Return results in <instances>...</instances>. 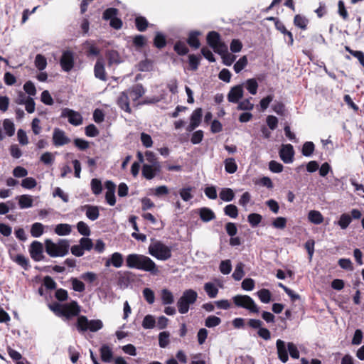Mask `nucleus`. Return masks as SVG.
<instances>
[{
	"label": "nucleus",
	"instance_id": "8",
	"mask_svg": "<svg viewBox=\"0 0 364 364\" xmlns=\"http://www.w3.org/2000/svg\"><path fill=\"white\" fill-rule=\"evenodd\" d=\"M244 96V84H238L232 87L227 95L229 102L237 104Z\"/></svg>",
	"mask_w": 364,
	"mask_h": 364
},
{
	"label": "nucleus",
	"instance_id": "47",
	"mask_svg": "<svg viewBox=\"0 0 364 364\" xmlns=\"http://www.w3.org/2000/svg\"><path fill=\"white\" fill-rule=\"evenodd\" d=\"M244 264L242 262H239L235 269V271L232 275L233 279L236 281H240L242 279V277L245 276L244 272Z\"/></svg>",
	"mask_w": 364,
	"mask_h": 364
},
{
	"label": "nucleus",
	"instance_id": "40",
	"mask_svg": "<svg viewBox=\"0 0 364 364\" xmlns=\"http://www.w3.org/2000/svg\"><path fill=\"white\" fill-rule=\"evenodd\" d=\"M11 258L13 261H14L16 263H17L18 265L23 267L25 270L28 269L30 267L29 260L24 255L19 254L17 255L14 258Z\"/></svg>",
	"mask_w": 364,
	"mask_h": 364
},
{
	"label": "nucleus",
	"instance_id": "20",
	"mask_svg": "<svg viewBox=\"0 0 364 364\" xmlns=\"http://www.w3.org/2000/svg\"><path fill=\"white\" fill-rule=\"evenodd\" d=\"M129 98L128 93L127 92H122L117 99V105L122 109L128 113H131Z\"/></svg>",
	"mask_w": 364,
	"mask_h": 364
},
{
	"label": "nucleus",
	"instance_id": "59",
	"mask_svg": "<svg viewBox=\"0 0 364 364\" xmlns=\"http://www.w3.org/2000/svg\"><path fill=\"white\" fill-rule=\"evenodd\" d=\"M73 144L79 150L81 151H85L90 146L89 141L81 138L74 139Z\"/></svg>",
	"mask_w": 364,
	"mask_h": 364
},
{
	"label": "nucleus",
	"instance_id": "29",
	"mask_svg": "<svg viewBox=\"0 0 364 364\" xmlns=\"http://www.w3.org/2000/svg\"><path fill=\"white\" fill-rule=\"evenodd\" d=\"M308 219L314 224L319 225L323 223V217L318 210H310L308 214Z\"/></svg>",
	"mask_w": 364,
	"mask_h": 364
},
{
	"label": "nucleus",
	"instance_id": "26",
	"mask_svg": "<svg viewBox=\"0 0 364 364\" xmlns=\"http://www.w3.org/2000/svg\"><path fill=\"white\" fill-rule=\"evenodd\" d=\"M84 209L86 210V216L91 220H97L100 215L97 206L85 205Z\"/></svg>",
	"mask_w": 364,
	"mask_h": 364
},
{
	"label": "nucleus",
	"instance_id": "42",
	"mask_svg": "<svg viewBox=\"0 0 364 364\" xmlns=\"http://www.w3.org/2000/svg\"><path fill=\"white\" fill-rule=\"evenodd\" d=\"M204 290L210 298H215L218 293V289L211 282H207L204 284Z\"/></svg>",
	"mask_w": 364,
	"mask_h": 364
},
{
	"label": "nucleus",
	"instance_id": "1",
	"mask_svg": "<svg viewBox=\"0 0 364 364\" xmlns=\"http://www.w3.org/2000/svg\"><path fill=\"white\" fill-rule=\"evenodd\" d=\"M126 265L130 269H136L148 272L152 275L159 272L156 263L149 257L136 253L129 254L126 257Z\"/></svg>",
	"mask_w": 364,
	"mask_h": 364
},
{
	"label": "nucleus",
	"instance_id": "61",
	"mask_svg": "<svg viewBox=\"0 0 364 364\" xmlns=\"http://www.w3.org/2000/svg\"><path fill=\"white\" fill-rule=\"evenodd\" d=\"M220 271L223 274H228L232 270V264L230 259L221 261L219 267Z\"/></svg>",
	"mask_w": 364,
	"mask_h": 364
},
{
	"label": "nucleus",
	"instance_id": "55",
	"mask_svg": "<svg viewBox=\"0 0 364 364\" xmlns=\"http://www.w3.org/2000/svg\"><path fill=\"white\" fill-rule=\"evenodd\" d=\"M224 213L226 215L232 218H235L238 215V210L236 205L233 204H229L227 205L224 208Z\"/></svg>",
	"mask_w": 364,
	"mask_h": 364
},
{
	"label": "nucleus",
	"instance_id": "50",
	"mask_svg": "<svg viewBox=\"0 0 364 364\" xmlns=\"http://www.w3.org/2000/svg\"><path fill=\"white\" fill-rule=\"evenodd\" d=\"M156 326L155 318L152 315H146L142 321V327L145 329L154 328Z\"/></svg>",
	"mask_w": 364,
	"mask_h": 364
},
{
	"label": "nucleus",
	"instance_id": "43",
	"mask_svg": "<svg viewBox=\"0 0 364 364\" xmlns=\"http://www.w3.org/2000/svg\"><path fill=\"white\" fill-rule=\"evenodd\" d=\"M246 89L252 95H256L258 89V83L255 78L247 79L245 83Z\"/></svg>",
	"mask_w": 364,
	"mask_h": 364
},
{
	"label": "nucleus",
	"instance_id": "30",
	"mask_svg": "<svg viewBox=\"0 0 364 364\" xmlns=\"http://www.w3.org/2000/svg\"><path fill=\"white\" fill-rule=\"evenodd\" d=\"M71 225L66 223H60L55 226V232L60 236L68 235L71 232Z\"/></svg>",
	"mask_w": 364,
	"mask_h": 364
},
{
	"label": "nucleus",
	"instance_id": "35",
	"mask_svg": "<svg viewBox=\"0 0 364 364\" xmlns=\"http://www.w3.org/2000/svg\"><path fill=\"white\" fill-rule=\"evenodd\" d=\"M219 196L221 200L226 202H230L233 200L235 197V193L231 188H222Z\"/></svg>",
	"mask_w": 364,
	"mask_h": 364
},
{
	"label": "nucleus",
	"instance_id": "25",
	"mask_svg": "<svg viewBox=\"0 0 364 364\" xmlns=\"http://www.w3.org/2000/svg\"><path fill=\"white\" fill-rule=\"evenodd\" d=\"M106 57L107 58L109 66H112L114 64L118 65L121 63L120 55L115 50H108L106 53Z\"/></svg>",
	"mask_w": 364,
	"mask_h": 364
},
{
	"label": "nucleus",
	"instance_id": "24",
	"mask_svg": "<svg viewBox=\"0 0 364 364\" xmlns=\"http://www.w3.org/2000/svg\"><path fill=\"white\" fill-rule=\"evenodd\" d=\"M200 219L203 222H209L215 218L214 212L208 208H201L198 210Z\"/></svg>",
	"mask_w": 364,
	"mask_h": 364
},
{
	"label": "nucleus",
	"instance_id": "15",
	"mask_svg": "<svg viewBox=\"0 0 364 364\" xmlns=\"http://www.w3.org/2000/svg\"><path fill=\"white\" fill-rule=\"evenodd\" d=\"M53 141L55 146H63L68 144L70 141V139L66 136L63 130L55 128L53 134Z\"/></svg>",
	"mask_w": 364,
	"mask_h": 364
},
{
	"label": "nucleus",
	"instance_id": "10",
	"mask_svg": "<svg viewBox=\"0 0 364 364\" xmlns=\"http://www.w3.org/2000/svg\"><path fill=\"white\" fill-rule=\"evenodd\" d=\"M29 252L31 258L35 261H41L45 258L44 255H43V244L38 241H33L31 244Z\"/></svg>",
	"mask_w": 364,
	"mask_h": 364
},
{
	"label": "nucleus",
	"instance_id": "52",
	"mask_svg": "<svg viewBox=\"0 0 364 364\" xmlns=\"http://www.w3.org/2000/svg\"><path fill=\"white\" fill-rule=\"evenodd\" d=\"M161 299L164 305L171 304L174 301L172 293L166 289L161 291Z\"/></svg>",
	"mask_w": 364,
	"mask_h": 364
},
{
	"label": "nucleus",
	"instance_id": "9",
	"mask_svg": "<svg viewBox=\"0 0 364 364\" xmlns=\"http://www.w3.org/2000/svg\"><path fill=\"white\" fill-rule=\"evenodd\" d=\"M60 117L67 118L69 123L74 126H79L82 123V117L81 114L69 108L63 109Z\"/></svg>",
	"mask_w": 364,
	"mask_h": 364
},
{
	"label": "nucleus",
	"instance_id": "56",
	"mask_svg": "<svg viewBox=\"0 0 364 364\" xmlns=\"http://www.w3.org/2000/svg\"><path fill=\"white\" fill-rule=\"evenodd\" d=\"M279 31H280L284 36H287L288 41L287 43L289 46H292L294 43V38L293 34L291 31H288L283 23H282L277 28Z\"/></svg>",
	"mask_w": 364,
	"mask_h": 364
},
{
	"label": "nucleus",
	"instance_id": "23",
	"mask_svg": "<svg viewBox=\"0 0 364 364\" xmlns=\"http://www.w3.org/2000/svg\"><path fill=\"white\" fill-rule=\"evenodd\" d=\"M166 44L167 40L166 36L160 31L156 32L154 38V46L158 49H162L166 47Z\"/></svg>",
	"mask_w": 364,
	"mask_h": 364
},
{
	"label": "nucleus",
	"instance_id": "36",
	"mask_svg": "<svg viewBox=\"0 0 364 364\" xmlns=\"http://www.w3.org/2000/svg\"><path fill=\"white\" fill-rule=\"evenodd\" d=\"M203 117V109L202 108H196L191 114L190 117V122L199 126L201 123Z\"/></svg>",
	"mask_w": 364,
	"mask_h": 364
},
{
	"label": "nucleus",
	"instance_id": "7",
	"mask_svg": "<svg viewBox=\"0 0 364 364\" xmlns=\"http://www.w3.org/2000/svg\"><path fill=\"white\" fill-rule=\"evenodd\" d=\"M60 65L65 72H70L74 67L75 55L70 50H64L60 59Z\"/></svg>",
	"mask_w": 364,
	"mask_h": 364
},
{
	"label": "nucleus",
	"instance_id": "33",
	"mask_svg": "<svg viewBox=\"0 0 364 364\" xmlns=\"http://www.w3.org/2000/svg\"><path fill=\"white\" fill-rule=\"evenodd\" d=\"M308 23V19L300 14H296L294 18V26L302 30L306 29Z\"/></svg>",
	"mask_w": 364,
	"mask_h": 364
},
{
	"label": "nucleus",
	"instance_id": "11",
	"mask_svg": "<svg viewBox=\"0 0 364 364\" xmlns=\"http://www.w3.org/2000/svg\"><path fill=\"white\" fill-rule=\"evenodd\" d=\"M153 164H144L142 167V174L148 180L152 179L160 172V166L157 161H154Z\"/></svg>",
	"mask_w": 364,
	"mask_h": 364
},
{
	"label": "nucleus",
	"instance_id": "28",
	"mask_svg": "<svg viewBox=\"0 0 364 364\" xmlns=\"http://www.w3.org/2000/svg\"><path fill=\"white\" fill-rule=\"evenodd\" d=\"M134 22L136 29L140 32L145 31L149 24L147 19L142 16H136Z\"/></svg>",
	"mask_w": 364,
	"mask_h": 364
},
{
	"label": "nucleus",
	"instance_id": "22",
	"mask_svg": "<svg viewBox=\"0 0 364 364\" xmlns=\"http://www.w3.org/2000/svg\"><path fill=\"white\" fill-rule=\"evenodd\" d=\"M207 43L211 48H215L221 41V36L217 31H210L206 36Z\"/></svg>",
	"mask_w": 364,
	"mask_h": 364
},
{
	"label": "nucleus",
	"instance_id": "16",
	"mask_svg": "<svg viewBox=\"0 0 364 364\" xmlns=\"http://www.w3.org/2000/svg\"><path fill=\"white\" fill-rule=\"evenodd\" d=\"M276 346H277V349L278 358L282 363H287L289 359V356H288L289 350H288V348H287V347H286L285 342L279 339L277 341Z\"/></svg>",
	"mask_w": 364,
	"mask_h": 364
},
{
	"label": "nucleus",
	"instance_id": "38",
	"mask_svg": "<svg viewBox=\"0 0 364 364\" xmlns=\"http://www.w3.org/2000/svg\"><path fill=\"white\" fill-rule=\"evenodd\" d=\"M351 223V216L348 213H343L337 222L342 230H346Z\"/></svg>",
	"mask_w": 364,
	"mask_h": 364
},
{
	"label": "nucleus",
	"instance_id": "46",
	"mask_svg": "<svg viewBox=\"0 0 364 364\" xmlns=\"http://www.w3.org/2000/svg\"><path fill=\"white\" fill-rule=\"evenodd\" d=\"M119 11L116 8H107L102 14V18L105 21H110L111 19L117 16Z\"/></svg>",
	"mask_w": 364,
	"mask_h": 364
},
{
	"label": "nucleus",
	"instance_id": "63",
	"mask_svg": "<svg viewBox=\"0 0 364 364\" xmlns=\"http://www.w3.org/2000/svg\"><path fill=\"white\" fill-rule=\"evenodd\" d=\"M262 215L258 213H251L247 217V220L252 227H256L262 220Z\"/></svg>",
	"mask_w": 364,
	"mask_h": 364
},
{
	"label": "nucleus",
	"instance_id": "41",
	"mask_svg": "<svg viewBox=\"0 0 364 364\" xmlns=\"http://www.w3.org/2000/svg\"><path fill=\"white\" fill-rule=\"evenodd\" d=\"M3 127L5 133L9 136H12L15 133V126L14 122L9 119H5L3 121Z\"/></svg>",
	"mask_w": 364,
	"mask_h": 364
},
{
	"label": "nucleus",
	"instance_id": "27",
	"mask_svg": "<svg viewBox=\"0 0 364 364\" xmlns=\"http://www.w3.org/2000/svg\"><path fill=\"white\" fill-rule=\"evenodd\" d=\"M16 198L18 200V205L21 209L28 208L33 205V199L29 195H21Z\"/></svg>",
	"mask_w": 364,
	"mask_h": 364
},
{
	"label": "nucleus",
	"instance_id": "21",
	"mask_svg": "<svg viewBox=\"0 0 364 364\" xmlns=\"http://www.w3.org/2000/svg\"><path fill=\"white\" fill-rule=\"evenodd\" d=\"M201 34V32L198 31H191L188 37V44L195 49L198 48L200 46V43L198 39V36Z\"/></svg>",
	"mask_w": 364,
	"mask_h": 364
},
{
	"label": "nucleus",
	"instance_id": "60",
	"mask_svg": "<svg viewBox=\"0 0 364 364\" xmlns=\"http://www.w3.org/2000/svg\"><path fill=\"white\" fill-rule=\"evenodd\" d=\"M70 282L74 291L77 292H82L85 289V286L82 282L77 278L73 277L70 279Z\"/></svg>",
	"mask_w": 364,
	"mask_h": 364
},
{
	"label": "nucleus",
	"instance_id": "51",
	"mask_svg": "<svg viewBox=\"0 0 364 364\" xmlns=\"http://www.w3.org/2000/svg\"><path fill=\"white\" fill-rule=\"evenodd\" d=\"M221 323L220 318L211 315L208 316L205 320V326L208 328H213L218 325H220Z\"/></svg>",
	"mask_w": 364,
	"mask_h": 364
},
{
	"label": "nucleus",
	"instance_id": "53",
	"mask_svg": "<svg viewBox=\"0 0 364 364\" xmlns=\"http://www.w3.org/2000/svg\"><path fill=\"white\" fill-rule=\"evenodd\" d=\"M35 65L40 70H43L47 65V60L44 55L37 54L35 58Z\"/></svg>",
	"mask_w": 364,
	"mask_h": 364
},
{
	"label": "nucleus",
	"instance_id": "31",
	"mask_svg": "<svg viewBox=\"0 0 364 364\" xmlns=\"http://www.w3.org/2000/svg\"><path fill=\"white\" fill-rule=\"evenodd\" d=\"M137 70L141 72H149L152 70L153 62L152 60L146 58L141 60L136 65Z\"/></svg>",
	"mask_w": 364,
	"mask_h": 364
},
{
	"label": "nucleus",
	"instance_id": "54",
	"mask_svg": "<svg viewBox=\"0 0 364 364\" xmlns=\"http://www.w3.org/2000/svg\"><path fill=\"white\" fill-rule=\"evenodd\" d=\"M170 333L168 331H162L159 335V345L161 348H166L169 343Z\"/></svg>",
	"mask_w": 364,
	"mask_h": 364
},
{
	"label": "nucleus",
	"instance_id": "14",
	"mask_svg": "<svg viewBox=\"0 0 364 364\" xmlns=\"http://www.w3.org/2000/svg\"><path fill=\"white\" fill-rule=\"evenodd\" d=\"M125 92L128 93L129 97L136 101L144 95L146 90L141 84L138 83L134 85Z\"/></svg>",
	"mask_w": 364,
	"mask_h": 364
},
{
	"label": "nucleus",
	"instance_id": "57",
	"mask_svg": "<svg viewBox=\"0 0 364 364\" xmlns=\"http://www.w3.org/2000/svg\"><path fill=\"white\" fill-rule=\"evenodd\" d=\"M192 191L193 188L191 186L183 188L179 191V195L184 201H188L193 198Z\"/></svg>",
	"mask_w": 364,
	"mask_h": 364
},
{
	"label": "nucleus",
	"instance_id": "62",
	"mask_svg": "<svg viewBox=\"0 0 364 364\" xmlns=\"http://www.w3.org/2000/svg\"><path fill=\"white\" fill-rule=\"evenodd\" d=\"M92 191L95 195H99L102 190V183L97 178H93L91 181Z\"/></svg>",
	"mask_w": 364,
	"mask_h": 364
},
{
	"label": "nucleus",
	"instance_id": "37",
	"mask_svg": "<svg viewBox=\"0 0 364 364\" xmlns=\"http://www.w3.org/2000/svg\"><path fill=\"white\" fill-rule=\"evenodd\" d=\"M111 261L112 262V266L116 268H119L122 266L124 262V257L122 254L120 252H114L110 256Z\"/></svg>",
	"mask_w": 364,
	"mask_h": 364
},
{
	"label": "nucleus",
	"instance_id": "6",
	"mask_svg": "<svg viewBox=\"0 0 364 364\" xmlns=\"http://www.w3.org/2000/svg\"><path fill=\"white\" fill-rule=\"evenodd\" d=\"M232 300L236 306L246 309L252 313L257 314L259 311V308L250 296L236 295L232 298Z\"/></svg>",
	"mask_w": 364,
	"mask_h": 364
},
{
	"label": "nucleus",
	"instance_id": "5",
	"mask_svg": "<svg viewBox=\"0 0 364 364\" xmlns=\"http://www.w3.org/2000/svg\"><path fill=\"white\" fill-rule=\"evenodd\" d=\"M198 298V294L193 289L186 290L181 298L177 301V307L179 313L186 314L189 310V306L193 304Z\"/></svg>",
	"mask_w": 364,
	"mask_h": 364
},
{
	"label": "nucleus",
	"instance_id": "32",
	"mask_svg": "<svg viewBox=\"0 0 364 364\" xmlns=\"http://www.w3.org/2000/svg\"><path fill=\"white\" fill-rule=\"evenodd\" d=\"M252 97L246 98L242 101H240L237 103V109L242 111H251L254 108V104H252L250 100Z\"/></svg>",
	"mask_w": 364,
	"mask_h": 364
},
{
	"label": "nucleus",
	"instance_id": "18",
	"mask_svg": "<svg viewBox=\"0 0 364 364\" xmlns=\"http://www.w3.org/2000/svg\"><path fill=\"white\" fill-rule=\"evenodd\" d=\"M280 159H294V150L291 144L282 145L279 151Z\"/></svg>",
	"mask_w": 364,
	"mask_h": 364
},
{
	"label": "nucleus",
	"instance_id": "44",
	"mask_svg": "<svg viewBox=\"0 0 364 364\" xmlns=\"http://www.w3.org/2000/svg\"><path fill=\"white\" fill-rule=\"evenodd\" d=\"M257 295L262 303L268 304L271 301L272 294L269 289H262L257 292Z\"/></svg>",
	"mask_w": 364,
	"mask_h": 364
},
{
	"label": "nucleus",
	"instance_id": "19",
	"mask_svg": "<svg viewBox=\"0 0 364 364\" xmlns=\"http://www.w3.org/2000/svg\"><path fill=\"white\" fill-rule=\"evenodd\" d=\"M100 358L104 363H110L113 359L112 349L107 344H103L100 348Z\"/></svg>",
	"mask_w": 364,
	"mask_h": 364
},
{
	"label": "nucleus",
	"instance_id": "13",
	"mask_svg": "<svg viewBox=\"0 0 364 364\" xmlns=\"http://www.w3.org/2000/svg\"><path fill=\"white\" fill-rule=\"evenodd\" d=\"M80 311L79 305L76 301H73L69 304L65 305L60 312V315L70 318L72 316H77Z\"/></svg>",
	"mask_w": 364,
	"mask_h": 364
},
{
	"label": "nucleus",
	"instance_id": "45",
	"mask_svg": "<svg viewBox=\"0 0 364 364\" xmlns=\"http://www.w3.org/2000/svg\"><path fill=\"white\" fill-rule=\"evenodd\" d=\"M248 60L246 55L242 56L236 63L234 64L233 69L236 73H240L247 65Z\"/></svg>",
	"mask_w": 364,
	"mask_h": 364
},
{
	"label": "nucleus",
	"instance_id": "49",
	"mask_svg": "<svg viewBox=\"0 0 364 364\" xmlns=\"http://www.w3.org/2000/svg\"><path fill=\"white\" fill-rule=\"evenodd\" d=\"M44 226L40 223H35L31 228V234L34 237H39L43 233Z\"/></svg>",
	"mask_w": 364,
	"mask_h": 364
},
{
	"label": "nucleus",
	"instance_id": "64",
	"mask_svg": "<svg viewBox=\"0 0 364 364\" xmlns=\"http://www.w3.org/2000/svg\"><path fill=\"white\" fill-rule=\"evenodd\" d=\"M37 182L35 178L32 177H28L22 180L21 186L24 188L31 189L36 186Z\"/></svg>",
	"mask_w": 364,
	"mask_h": 364
},
{
	"label": "nucleus",
	"instance_id": "3",
	"mask_svg": "<svg viewBox=\"0 0 364 364\" xmlns=\"http://www.w3.org/2000/svg\"><path fill=\"white\" fill-rule=\"evenodd\" d=\"M149 253L159 260L166 261L171 257V249L160 241L153 242L148 248Z\"/></svg>",
	"mask_w": 364,
	"mask_h": 364
},
{
	"label": "nucleus",
	"instance_id": "34",
	"mask_svg": "<svg viewBox=\"0 0 364 364\" xmlns=\"http://www.w3.org/2000/svg\"><path fill=\"white\" fill-rule=\"evenodd\" d=\"M188 58L190 70L193 71L196 70L200 63L201 57L195 54H189Z\"/></svg>",
	"mask_w": 364,
	"mask_h": 364
},
{
	"label": "nucleus",
	"instance_id": "58",
	"mask_svg": "<svg viewBox=\"0 0 364 364\" xmlns=\"http://www.w3.org/2000/svg\"><path fill=\"white\" fill-rule=\"evenodd\" d=\"M273 100L274 95L272 94L267 95L261 99L259 101L260 111L264 112L268 108L269 104L273 101Z\"/></svg>",
	"mask_w": 364,
	"mask_h": 364
},
{
	"label": "nucleus",
	"instance_id": "17",
	"mask_svg": "<svg viewBox=\"0 0 364 364\" xmlns=\"http://www.w3.org/2000/svg\"><path fill=\"white\" fill-rule=\"evenodd\" d=\"M94 73L96 78H98L102 81L107 80L105 64L102 58L97 59L94 67Z\"/></svg>",
	"mask_w": 364,
	"mask_h": 364
},
{
	"label": "nucleus",
	"instance_id": "12",
	"mask_svg": "<svg viewBox=\"0 0 364 364\" xmlns=\"http://www.w3.org/2000/svg\"><path fill=\"white\" fill-rule=\"evenodd\" d=\"M315 152V156H318L319 159H323V153L318 150H315V145L312 141H306L302 145L301 154L305 157H311Z\"/></svg>",
	"mask_w": 364,
	"mask_h": 364
},
{
	"label": "nucleus",
	"instance_id": "39",
	"mask_svg": "<svg viewBox=\"0 0 364 364\" xmlns=\"http://www.w3.org/2000/svg\"><path fill=\"white\" fill-rule=\"evenodd\" d=\"M173 50L178 55H185L188 54L189 51V49L186 45L180 41L176 42L173 46Z\"/></svg>",
	"mask_w": 364,
	"mask_h": 364
},
{
	"label": "nucleus",
	"instance_id": "4",
	"mask_svg": "<svg viewBox=\"0 0 364 364\" xmlns=\"http://www.w3.org/2000/svg\"><path fill=\"white\" fill-rule=\"evenodd\" d=\"M76 326L80 333H84L87 330L92 332H96L103 327V323L100 319L88 320L85 316H79L77 320Z\"/></svg>",
	"mask_w": 364,
	"mask_h": 364
},
{
	"label": "nucleus",
	"instance_id": "48",
	"mask_svg": "<svg viewBox=\"0 0 364 364\" xmlns=\"http://www.w3.org/2000/svg\"><path fill=\"white\" fill-rule=\"evenodd\" d=\"M23 88L25 93L28 95V97H33V96H35L36 95V86H35L34 83L31 80L26 81L24 83Z\"/></svg>",
	"mask_w": 364,
	"mask_h": 364
},
{
	"label": "nucleus",
	"instance_id": "2",
	"mask_svg": "<svg viewBox=\"0 0 364 364\" xmlns=\"http://www.w3.org/2000/svg\"><path fill=\"white\" fill-rule=\"evenodd\" d=\"M68 240L65 239L59 240L56 244L50 239L45 240V247L46 253L52 257H63L68 253L69 251Z\"/></svg>",
	"mask_w": 364,
	"mask_h": 364
}]
</instances>
